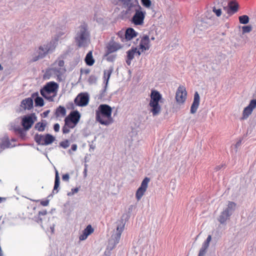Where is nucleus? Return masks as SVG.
I'll list each match as a JSON object with an SVG mask.
<instances>
[{"label":"nucleus","mask_w":256,"mask_h":256,"mask_svg":"<svg viewBox=\"0 0 256 256\" xmlns=\"http://www.w3.org/2000/svg\"><path fill=\"white\" fill-rule=\"evenodd\" d=\"M187 92L184 86H180L176 93V104L181 106L185 102L186 98Z\"/></svg>","instance_id":"9"},{"label":"nucleus","mask_w":256,"mask_h":256,"mask_svg":"<svg viewBox=\"0 0 256 256\" xmlns=\"http://www.w3.org/2000/svg\"><path fill=\"white\" fill-rule=\"evenodd\" d=\"M94 232V229L92 228L90 224H88L86 228L82 231V232L79 236V240L80 241L84 240L87 238L88 236Z\"/></svg>","instance_id":"19"},{"label":"nucleus","mask_w":256,"mask_h":256,"mask_svg":"<svg viewBox=\"0 0 256 256\" xmlns=\"http://www.w3.org/2000/svg\"><path fill=\"white\" fill-rule=\"evenodd\" d=\"M116 58V55H110L108 56L107 58V60L108 62H113L114 60Z\"/></svg>","instance_id":"48"},{"label":"nucleus","mask_w":256,"mask_h":256,"mask_svg":"<svg viewBox=\"0 0 256 256\" xmlns=\"http://www.w3.org/2000/svg\"><path fill=\"white\" fill-rule=\"evenodd\" d=\"M252 30V27L250 26H245L242 27V33H248L250 32Z\"/></svg>","instance_id":"42"},{"label":"nucleus","mask_w":256,"mask_h":256,"mask_svg":"<svg viewBox=\"0 0 256 256\" xmlns=\"http://www.w3.org/2000/svg\"><path fill=\"white\" fill-rule=\"evenodd\" d=\"M60 177L58 176V171L56 170V176L54 180V187L53 192H56V193L58 192V188L60 186Z\"/></svg>","instance_id":"32"},{"label":"nucleus","mask_w":256,"mask_h":256,"mask_svg":"<svg viewBox=\"0 0 256 256\" xmlns=\"http://www.w3.org/2000/svg\"><path fill=\"white\" fill-rule=\"evenodd\" d=\"M151 40H154V37H152L151 38H150Z\"/></svg>","instance_id":"59"},{"label":"nucleus","mask_w":256,"mask_h":256,"mask_svg":"<svg viewBox=\"0 0 256 256\" xmlns=\"http://www.w3.org/2000/svg\"><path fill=\"white\" fill-rule=\"evenodd\" d=\"M54 129L55 132H58L60 130V125L58 124H54Z\"/></svg>","instance_id":"52"},{"label":"nucleus","mask_w":256,"mask_h":256,"mask_svg":"<svg viewBox=\"0 0 256 256\" xmlns=\"http://www.w3.org/2000/svg\"><path fill=\"white\" fill-rule=\"evenodd\" d=\"M80 118V113H70L64 119V124L62 128V133H69L70 129L74 128L76 126Z\"/></svg>","instance_id":"5"},{"label":"nucleus","mask_w":256,"mask_h":256,"mask_svg":"<svg viewBox=\"0 0 256 256\" xmlns=\"http://www.w3.org/2000/svg\"><path fill=\"white\" fill-rule=\"evenodd\" d=\"M122 48V46L118 43L116 42L114 40V38L112 37L106 46L107 54L114 52L118 50H120Z\"/></svg>","instance_id":"16"},{"label":"nucleus","mask_w":256,"mask_h":256,"mask_svg":"<svg viewBox=\"0 0 256 256\" xmlns=\"http://www.w3.org/2000/svg\"><path fill=\"white\" fill-rule=\"evenodd\" d=\"M40 94L42 95L43 97H44L46 100H48L49 102H53L54 100V98L56 96H53V94L51 93L48 94H43L42 92V90H40Z\"/></svg>","instance_id":"33"},{"label":"nucleus","mask_w":256,"mask_h":256,"mask_svg":"<svg viewBox=\"0 0 256 256\" xmlns=\"http://www.w3.org/2000/svg\"><path fill=\"white\" fill-rule=\"evenodd\" d=\"M44 112H50V110H46Z\"/></svg>","instance_id":"61"},{"label":"nucleus","mask_w":256,"mask_h":256,"mask_svg":"<svg viewBox=\"0 0 256 256\" xmlns=\"http://www.w3.org/2000/svg\"><path fill=\"white\" fill-rule=\"evenodd\" d=\"M206 248L202 246L200 250L198 256H204L206 254Z\"/></svg>","instance_id":"47"},{"label":"nucleus","mask_w":256,"mask_h":256,"mask_svg":"<svg viewBox=\"0 0 256 256\" xmlns=\"http://www.w3.org/2000/svg\"><path fill=\"white\" fill-rule=\"evenodd\" d=\"M35 202H40V204L42 206H48L49 204V200H34Z\"/></svg>","instance_id":"40"},{"label":"nucleus","mask_w":256,"mask_h":256,"mask_svg":"<svg viewBox=\"0 0 256 256\" xmlns=\"http://www.w3.org/2000/svg\"><path fill=\"white\" fill-rule=\"evenodd\" d=\"M136 8L135 14L132 18V22L135 25H142L144 24L146 12L142 10V7L138 4Z\"/></svg>","instance_id":"7"},{"label":"nucleus","mask_w":256,"mask_h":256,"mask_svg":"<svg viewBox=\"0 0 256 256\" xmlns=\"http://www.w3.org/2000/svg\"><path fill=\"white\" fill-rule=\"evenodd\" d=\"M120 2L124 7L126 8V14H131L132 9L135 8L138 4V0H118Z\"/></svg>","instance_id":"15"},{"label":"nucleus","mask_w":256,"mask_h":256,"mask_svg":"<svg viewBox=\"0 0 256 256\" xmlns=\"http://www.w3.org/2000/svg\"><path fill=\"white\" fill-rule=\"evenodd\" d=\"M32 98L33 101L34 102L36 106H42L44 105V100L42 97L39 96L38 92H34L32 94Z\"/></svg>","instance_id":"20"},{"label":"nucleus","mask_w":256,"mask_h":256,"mask_svg":"<svg viewBox=\"0 0 256 256\" xmlns=\"http://www.w3.org/2000/svg\"><path fill=\"white\" fill-rule=\"evenodd\" d=\"M240 22L242 24H247L249 22V18L246 15H242L238 18Z\"/></svg>","instance_id":"34"},{"label":"nucleus","mask_w":256,"mask_h":256,"mask_svg":"<svg viewBox=\"0 0 256 256\" xmlns=\"http://www.w3.org/2000/svg\"><path fill=\"white\" fill-rule=\"evenodd\" d=\"M48 113H46V112L43 113V114H44V117H46L48 116Z\"/></svg>","instance_id":"57"},{"label":"nucleus","mask_w":256,"mask_h":256,"mask_svg":"<svg viewBox=\"0 0 256 256\" xmlns=\"http://www.w3.org/2000/svg\"><path fill=\"white\" fill-rule=\"evenodd\" d=\"M231 214L228 213V210L225 209L222 212L218 218V221L221 224H224L229 218Z\"/></svg>","instance_id":"26"},{"label":"nucleus","mask_w":256,"mask_h":256,"mask_svg":"<svg viewBox=\"0 0 256 256\" xmlns=\"http://www.w3.org/2000/svg\"><path fill=\"white\" fill-rule=\"evenodd\" d=\"M141 2L142 4L146 8H150L152 4L150 0H141Z\"/></svg>","instance_id":"44"},{"label":"nucleus","mask_w":256,"mask_h":256,"mask_svg":"<svg viewBox=\"0 0 256 256\" xmlns=\"http://www.w3.org/2000/svg\"><path fill=\"white\" fill-rule=\"evenodd\" d=\"M60 146L64 148H68L70 146V142L68 140H66L64 141L61 142L60 143Z\"/></svg>","instance_id":"41"},{"label":"nucleus","mask_w":256,"mask_h":256,"mask_svg":"<svg viewBox=\"0 0 256 256\" xmlns=\"http://www.w3.org/2000/svg\"><path fill=\"white\" fill-rule=\"evenodd\" d=\"M112 113H96V120L101 124L108 125L113 122Z\"/></svg>","instance_id":"13"},{"label":"nucleus","mask_w":256,"mask_h":256,"mask_svg":"<svg viewBox=\"0 0 256 256\" xmlns=\"http://www.w3.org/2000/svg\"><path fill=\"white\" fill-rule=\"evenodd\" d=\"M251 113H243V116L240 118L241 120L247 118Z\"/></svg>","instance_id":"53"},{"label":"nucleus","mask_w":256,"mask_h":256,"mask_svg":"<svg viewBox=\"0 0 256 256\" xmlns=\"http://www.w3.org/2000/svg\"><path fill=\"white\" fill-rule=\"evenodd\" d=\"M163 101L164 99L158 92L152 90L149 104L150 106L152 108L151 112H160L161 110L160 103L163 102Z\"/></svg>","instance_id":"6"},{"label":"nucleus","mask_w":256,"mask_h":256,"mask_svg":"<svg viewBox=\"0 0 256 256\" xmlns=\"http://www.w3.org/2000/svg\"><path fill=\"white\" fill-rule=\"evenodd\" d=\"M150 181V178L148 177H146L142 181L140 186L138 188L136 193V198L137 200H140L144 195L148 188Z\"/></svg>","instance_id":"10"},{"label":"nucleus","mask_w":256,"mask_h":256,"mask_svg":"<svg viewBox=\"0 0 256 256\" xmlns=\"http://www.w3.org/2000/svg\"><path fill=\"white\" fill-rule=\"evenodd\" d=\"M108 85L104 84V88L101 90L100 94V98H104L106 96V91L107 89Z\"/></svg>","instance_id":"43"},{"label":"nucleus","mask_w":256,"mask_h":256,"mask_svg":"<svg viewBox=\"0 0 256 256\" xmlns=\"http://www.w3.org/2000/svg\"><path fill=\"white\" fill-rule=\"evenodd\" d=\"M124 224L123 223L122 220L120 224L117 226L116 233L114 234H112V239L110 242H112V244H114V246L112 248L114 247L119 242L121 234L124 231Z\"/></svg>","instance_id":"11"},{"label":"nucleus","mask_w":256,"mask_h":256,"mask_svg":"<svg viewBox=\"0 0 256 256\" xmlns=\"http://www.w3.org/2000/svg\"><path fill=\"white\" fill-rule=\"evenodd\" d=\"M118 38L120 40L123 42H126V39L124 38V32L122 31H120L117 33Z\"/></svg>","instance_id":"36"},{"label":"nucleus","mask_w":256,"mask_h":256,"mask_svg":"<svg viewBox=\"0 0 256 256\" xmlns=\"http://www.w3.org/2000/svg\"><path fill=\"white\" fill-rule=\"evenodd\" d=\"M55 140L54 136L50 134L44 135L36 134L34 136V140L38 144L47 146L52 144Z\"/></svg>","instance_id":"8"},{"label":"nucleus","mask_w":256,"mask_h":256,"mask_svg":"<svg viewBox=\"0 0 256 256\" xmlns=\"http://www.w3.org/2000/svg\"><path fill=\"white\" fill-rule=\"evenodd\" d=\"M33 106L34 102L32 96L23 100L20 104L22 110H30L33 108Z\"/></svg>","instance_id":"18"},{"label":"nucleus","mask_w":256,"mask_h":256,"mask_svg":"<svg viewBox=\"0 0 256 256\" xmlns=\"http://www.w3.org/2000/svg\"><path fill=\"white\" fill-rule=\"evenodd\" d=\"M66 68L64 60L58 58L52 64V67L46 70V74L50 76L52 74L57 77V80H62V76L66 72Z\"/></svg>","instance_id":"3"},{"label":"nucleus","mask_w":256,"mask_h":256,"mask_svg":"<svg viewBox=\"0 0 256 256\" xmlns=\"http://www.w3.org/2000/svg\"><path fill=\"white\" fill-rule=\"evenodd\" d=\"M70 176L68 174H66L62 176V179L64 181L68 182L69 180Z\"/></svg>","instance_id":"50"},{"label":"nucleus","mask_w":256,"mask_h":256,"mask_svg":"<svg viewBox=\"0 0 256 256\" xmlns=\"http://www.w3.org/2000/svg\"><path fill=\"white\" fill-rule=\"evenodd\" d=\"M84 72V74H88L90 72V70L88 69H86V70H80V72L82 73V72Z\"/></svg>","instance_id":"55"},{"label":"nucleus","mask_w":256,"mask_h":256,"mask_svg":"<svg viewBox=\"0 0 256 256\" xmlns=\"http://www.w3.org/2000/svg\"><path fill=\"white\" fill-rule=\"evenodd\" d=\"M36 128L39 131H43L44 130V126L42 124L38 123L36 126Z\"/></svg>","instance_id":"46"},{"label":"nucleus","mask_w":256,"mask_h":256,"mask_svg":"<svg viewBox=\"0 0 256 256\" xmlns=\"http://www.w3.org/2000/svg\"><path fill=\"white\" fill-rule=\"evenodd\" d=\"M2 202V198H0V203Z\"/></svg>","instance_id":"62"},{"label":"nucleus","mask_w":256,"mask_h":256,"mask_svg":"<svg viewBox=\"0 0 256 256\" xmlns=\"http://www.w3.org/2000/svg\"><path fill=\"white\" fill-rule=\"evenodd\" d=\"M136 48H132L131 50H128L126 52L127 54V58L126 60V64L128 66H130L131 64V61L134 58V54H136Z\"/></svg>","instance_id":"25"},{"label":"nucleus","mask_w":256,"mask_h":256,"mask_svg":"<svg viewBox=\"0 0 256 256\" xmlns=\"http://www.w3.org/2000/svg\"><path fill=\"white\" fill-rule=\"evenodd\" d=\"M211 240L212 236L210 235H208L206 240L204 242L202 246L208 248L209 246L210 242Z\"/></svg>","instance_id":"38"},{"label":"nucleus","mask_w":256,"mask_h":256,"mask_svg":"<svg viewBox=\"0 0 256 256\" xmlns=\"http://www.w3.org/2000/svg\"><path fill=\"white\" fill-rule=\"evenodd\" d=\"M3 70V67L2 66V65L0 64V70Z\"/></svg>","instance_id":"58"},{"label":"nucleus","mask_w":256,"mask_h":256,"mask_svg":"<svg viewBox=\"0 0 256 256\" xmlns=\"http://www.w3.org/2000/svg\"><path fill=\"white\" fill-rule=\"evenodd\" d=\"M47 214L46 210H44L41 212H39L38 216L34 217V220L39 224H42V220L44 219V217Z\"/></svg>","instance_id":"30"},{"label":"nucleus","mask_w":256,"mask_h":256,"mask_svg":"<svg viewBox=\"0 0 256 256\" xmlns=\"http://www.w3.org/2000/svg\"><path fill=\"white\" fill-rule=\"evenodd\" d=\"M114 70V68L112 66H110L108 70H104V83L108 85V81L110 76Z\"/></svg>","instance_id":"23"},{"label":"nucleus","mask_w":256,"mask_h":256,"mask_svg":"<svg viewBox=\"0 0 256 256\" xmlns=\"http://www.w3.org/2000/svg\"><path fill=\"white\" fill-rule=\"evenodd\" d=\"M55 112H66V109L64 106H59L56 110Z\"/></svg>","instance_id":"49"},{"label":"nucleus","mask_w":256,"mask_h":256,"mask_svg":"<svg viewBox=\"0 0 256 256\" xmlns=\"http://www.w3.org/2000/svg\"><path fill=\"white\" fill-rule=\"evenodd\" d=\"M236 206V204L232 202H229L228 204V208L226 209L228 210V213L230 210H234Z\"/></svg>","instance_id":"39"},{"label":"nucleus","mask_w":256,"mask_h":256,"mask_svg":"<svg viewBox=\"0 0 256 256\" xmlns=\"http://www.w3.org/2000/svg\"><path fill=\"white\" fill-rule=\"evenodd\" d=\"M228 8V14H233L238 11V4L235 1H230L229 2Z\"/></svg>","instance_id":"24"},{"label":"nucleus","mask_w":256,"mask_h":256,"mask_svg":"<svg viewBox=\"0 0 256 256\" xmlns=\"http://www.w3.org/2000/svg\"><path fill=\"white\" fill-rule=\"evenodd\" d=\"M136 54H138V56H140L141 54L139 50H137L136 52Z\"/></svg>","instance_id":"56"},{"label":"nucleus","mask_w":256,"mask_h":256,"mask_svg":"<svg viewBox=\"0 0 256 256\" xmlns=\"http://www.w3.org/2000/svg\"><path fill=\"white\" fill-rule=\"evenodd\" d=\"M57 45L58 40L56 39L41 44L35 48L31 61L35 62L44 58L48 54L54 51Z\"/></svg>","instance_id":"1"},{"label":"nucleus","mask_w":256,"mask_h":256,"mask_svg":"<svg viewBox=\"0 0 256 256\" xmlns=\"http://www.w3.org/2000/svg\"><path fill=\"white\" fill-rule=\"evenodd\" d=\"M76 104H73L72 102H68L66 104V108L68 110H70L72 111L70 112H78L77 110H75V107L76 106Z\"/></svg>","instance_id":"35"},{"label":"nucleus","mask_w":256,"mask_h":256,"mask_svg":"<svg viewBox=\"0 0 256 256\" xmlns=\"http://www.w3.org/2000/svg\"><path fill=\"white\" fill-rule=\"evenodd\" d=\"M78 191V188H75L74 189V192H77Z\"/></svg>","instance_id":"60"},{"label":"nucleus","mask_w":256,"mask_h":256,"mask_svg":"<svg viewBox=\"0 0 256 256\" xmlns=\"http://www.w3.org/2000/svg\"><path fill=\"white\" fill-rule=\"evenodd\" d=\"M242 139H240L236 142V143L235 144L234 146H235V148H236V150L240 146L241 144H242Z\"/></svg>","instance_id":"51"},{"label":"nucleus","mask_w":256,"mask_h":256,"mask_svg":"<svg viewBox=\"0 0 256 256\" xmlns=\"http://www.w3.org/2000/svg\"><path fill=\"white\" fill-rule=\"evenodd\" d=\"M84 60L86 64L89 66H91L94 64V60L93 58L92 52L91 51L89 52L86 54Z\"/></svg>","instance_id":"29"},{"label":"nucleus","mask_w":256,"mask_h":256,"mask_svg":"<svg viewBox=\"0 0 256 256\" xmlns=\"http://www.w3.org/2000/svg\"><path fill=\"white\" fill-rule=\"evenodd\" d=\"M22 125L23 128H21L16 125L12 126V130L16 134L19 135L22 138H25L26 132L29 130L34 123L32 116H29L24 117L22 120Z\"/></svg>","instance_id":"4"},{"label":"nucleus","mask_w":256,"mask_h":256,"mask_svg":"<svg viewBox=\"0 0 256 256\" xmlns=\"http://www.w3.org/2000/svg\"><path fill=\"white\" fill-rule=\"evenodd\" d=\"M150 39L148 36L145 34L144 35L140 40V48L142 51L146 50L150 48Z\"/></svg>","instance_id":"17"},{"label":"nucleus","mask_w":256,"mask_h":256,"mask_svg":"<svg viewBox=\"0 0 256 256\" xmlns=\"http://www.w3.org/2000/svg\"><path fill=\"white\" fill-rule=\"evenodd\" d=\"M256 107V100H252L249 104L244 108L242 112H252Z\"/></svg>","instance_id":"28"},{"label":"nucleus","mask_w":256,"mask_h":256,"mask_svg":"<svg viewBox=\"0 0 256 256\" xmlns=\"http://www.w3.org/2000/svg\"><path fill=\"white\" fill-rule=\"evenodd\" d=\"M137 34L138 33L132 28H128L124 32V38L126 39L127 42L136 36Z\"/></svg>","instance_id":"22"},{"label":"nucleus","mask_w":256,"mask_h":256,"mask_svg":"<svg viewBox=\"0 0 256 256\" xmlns=\"http://www.w3.org/2000/svg\"><path fill=\"white\" fill-rule=\"evenodd\" d=\"M89 101V95L88 93H81L79 94L74 100L76 106H84L87 105Z\"/></svg>","instance_id":"14"},{"label":"nucleus","mask_w":256,"mask_h":256,"mask_svg":"<svg viewBox=\"0 0 256 256\" xmlns=\"http://www.w3.org/2000/svg\"><path fill=\"white\" fill-rule=\"evenodd\" d=\"M77 149V145L76 144H73L71 146V150H69L70 152V150L76 151Z\"/></svg>","instance_id":"54"},{"label":"nucleus","mask_w":256,"mask_h":256,"mask_svg":"<svg viewBox=\"0 0 256 256\" xmlns=\"http://www.w3.org/2000/svg\"><path fill=\"white\" fill-rule=\"evenodd\" d=\"M112 108L110 106L107 104H100L96 112H112Z\"/></svg>","instance_id":"31"},{"label":"nucleus","mask_w":256,"mask_h":256,"mask_svg":"<svg viewBox=\"0 0 256 256\" xmlns=\"http://www.w3.org/2000/svg\"><path fill=\"white\" fill-rule=\"evenodd\" d=\"M11 147V144L8 137H4L0 144V149L1 150Z\"/></svg>","instance_id":"27"},{"label":"nucleus","mask_w":256,"mask_h":256,"mask_svg":"<svg viewBox=\"0 0 256 256\" xmlns=\"http://www.w3.org/2000/svg\"><path fill=\"white\" fill-rule=\"evenodd\" d=\"M58 88V86L57 83L54 82H48L41 90H42L43 94L51 93L53 94V96H56Z\"/></svg>","instance_id":"12"},{"label":"nucleus","mask_w":256,"mask_h":256,"mask_svg":"<svg viewBox=\"0 0 256 256\" xmlns=\"http://www.w3.org/2000/svg\"><path fill=\"white\" fill-rule=\"evenodd\" d=\"M74 40L76 46L79 48H86L90 44V34L86 23L82 22L77 28Z\"/></svg>","instance_id":"2"},{"label":"nucleus","mask_w":256,"mask_h":256,"mask_svg":"<svg viewBox=\"0 0 256 256\" xmlns=\"http://www.w3.org/2000/svg\"><path fill=\"white\" fill-rule=\"evenodd\" d=\"M200 96L198 93L196 92L194 94V101L190 108V112H196L200 104Z\"/></svg>","instance_id":"21"},{"label":"nucleus","mask_w":256,"mask_h":256,"mask_svg":"<svg viewBox=\"0 0 256 256\" xmlns=\"http://www.w3.org/2000/svg\"><path fill=\"white\" fill-rule=\"evenodd\" d=\"M96 81H97V78L95 76H94V75L90 76L88 79V82L90 84H96Z\"/></svg>","instance_id":"37"},{"label":"nucleus","mask_w":256,"mask_h":256,"mask_svg":"<svg viewBox=\"0 0 256 256\" xmlns=\"http://www.w3.org/2000/svg\"><path fill=\"white\" fill-rule=\"evenodd\" d=\"M158 113H156V112H154V113H153V115L154 116L156 115V114H158Z\"/></svg>","instance_id":"63"},{"label":"nucleus","mask_w":256,"mask_h":256,"mask_svg":"<svg viewBox=\"0 0 256 256\" xmlns=\"http://www.w3.org/2000/svg\"><path fill=\"white\" fill-rule=\"evenodd\" d=\"M212 11L216 14L217 16H220L222 14V10L220 8L216 9L215 7H214Z\"/></svg>","instance_id":"45"}]
</instances>
